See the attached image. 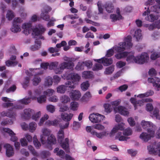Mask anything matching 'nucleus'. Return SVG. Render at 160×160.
I'll return each mask as SVG.
<instances>
[{
    "mask_svg": "<svg viewBox=\"0 0 160 160\" xmlns=\"http://www.w3.org/2000/svg\"><path fill=\"white\" fill-rule=\"evenodd\" d=\"M42 90V88L40 87L34 91L32 94L31 91H29L28 94L30 97L28 98L25 97L22 99L18 101L16 105L14 107L13 106V103L10 102H13V100L6 97H2V100L7 102L3 104V106L5 108L11 107V109L14 111L15 109H21L23 108L24 105L28 104L31 102V99L32 100L36 99L37 97L41 93Z\"/></svg>",
    "mask_w": 160,
    "mask_h": 160,
    "instance_id": "f257e3e1",
    "label": "nucleus"
},
{
    "mask_svg": "<svg viewBox=\"0 0 160 160\" xmlns=\"http://www.w3.org/2000/svg\"><path fill=\"white\" fill-rule=\"evenodd\" d=\"M115 57L118 59L126 57V61L128 63H135L143 64L147 62L149 59L148 54L145 52H142L140 55L135 56L132 52H124L116 54Z\"/></svg>",
    "mask_w": 160,
    "mask_h": 160,
    "instance_id": "f03ea898",
    "label": "nucleus"
},
{
    "mask_svg": "<svg viewBox=\"0 0 160 160\" xmlns=\"http://www.w3.org/2000/svg\"><path fill=\"white\" fill-rule=\"evenodd\" d=\"M62 77L64 79H72L73 81H68L65 82V85H59L57 88V92L61 94L65 93L67 88H74L75 86L74 82H78L81 79L80 76L75 73H71L68 74L66 73L63 74Z\"/></svg>",
    "mask_w": 160,
    "mask_h": 160,
    "instance_id": "7ed1b4c3",
    "label": "nucleus"
},
{
    "mask_svg": "<svg viewBox=\"0 0 160 160\" xmlns=\"http://www.w3.org/2000/svg\"><path fill=\"white\" fill-rule=\"evenodd\" d=\"M131 36L130 35H128L125 39L124 42H120L118 44V46H115L108 50L105 56L107 57H111L113 54L114 51L118 52L117 54L123 52H122L132 47V44L131 42ZM116 55V54L115 56Z\"/></svg>",
    "mask_w": 160,
    "mask_h": 160,
    "instance_id": "20e7f679",
    "label": "nucleus"
},
{
    "mask_svg": "<svg viewBox=\"0 0 160 160\" xmlns=\"http://www.w3.org/2000/svg\"><path fill=\"white\" fill-rule=\"evenodd\" d=\"M31 24V22H29L25 23L22 25V28L24 30L23 33L25 35H28L32 32L34 38L43 40L44 38L41 34L45 31L46 29L41 25H39L38 28H32Z\"/></svg>",
    "mask_w": 160,
    "mask_h": 160,
    "instance_id": "39448f33",
    "label": "nucleus"
},
{
    "mask_svg": "<svg viewBox=\"0 0 160 160\" xmlns=\"http://www.w3.org/2000/svg\"><path fill=\"white\" fill-rule=\"evenodd\" d=\"M74 66V64L72 61L63 62L59 65L58 62L54 61L49 63V69L53 70L56 74H60L63 72L65 69L72 70Z\"/></svg>",
    "mask_w": 160,
    "mask_h": 160,
    "instance_id": "423d86ee",
    "label": "nucleus"
},
{
    "mask_svg": "<svg viewBox=\"0 0 160 160\" xmlns=\"http://www.w3.org/2000/svg\"><path fill=\"white\" fill-rule=\"evenodd\" d=\"M40 135V140L42 144L53 145L56 143V139L55 136L51 134V131L46 128H42Z\"/></svg>",
    "mask_w": 160,
    "mask_h": 160,
    "instance_id": "0eeeda50",
    "label": "nucleus"
},
{
    "mask_svg": "<svg viewBox=\"0 0 160 160\" xmlns=\"http://www.w3.org/2000/svg\"><path fill=\"white\" fill-rule=\"evenodd\" d=\"M155 0H148L145 3L146 6L144 9L146 10L143 13L142 16H146L145 19L150 22H153L158 20L160 17V15L158 14L151 13L149 7L148 6L153 4L155 3Z\"/></svg>",
    "mask_w": 160,
    "mask_h": 160,
    "instance_id": "6e6552de",
    "label": "nucleus"
},
{
    "mask_svg": "<svg viewBox=\"0 0 160 160\" xmlns=\"http://www.w3.org/2000/svg\"><path fill=\"white\" fill-rule=\"evenodd\" d=\"M14 111L11 108L9 109L8 111L6 112L3 111L1 112V115L2 117L7 116L10 118H12V119L7 118L3 120L1 123V124L3 126L6 125L7 124L11 125L13 123V122L15 120L16 113L13 112Z\"/></svg>",
    "mask_w": 160,
    "mask_h": 160,
    "instance_id": "1a4fd4ad",
    "label": "nucleus"
},
{
    "mask_svg": "<svg viewBox=\"0 0 160 160\" xmlns=\"http://www.w3.org/2000/svg\"><path fill=\"white\" fill-rule=\"evenodd\" d=\"M57 137L58 141L60 143L61 147L65 150L66 152H69V139L68 138H66L64 140H63L64 137V130L60 129L57 133Z\"/></svg>",
    "mask_w": 160,
    "mask_h": 160,
    "instance_id": "9d476101",
    "label": "nucleus"
},
{
    "mask_svg": "<svg viewBox=\"0 0 160 160\" xmlns=\"http://www.w3.org/2000/svg\"><path fill=\"white\" fill-rule=\"evenodd\" d=\"M147 148L149 153L158 154L160 156V142L151 144L148 146Z\"/></svg>",
    "mask_w": 160,
    "mask_h": 160,
    "instance_id": "9b49d317",
    "label": "nucleus"
},
{
    "mask_svg": "<svg viewBox=\"0 0 160 160\" xmlns=\"http://www.w3.org/2000/svg\"><path fill=\"white\" fill-rule=\"evenodd\" d=\"M155 131L154 130L148 129V132H142L139 135V138L144 142H147L152 137L154 136Z\"/></svg>",
    "mask_w": 160,
    "mask_h": 160,
    "instance_id": "f8f14e48",
    "label": "nucleus"
},
{
    "mask_svg": "<svg viewBox=\"0 0 160 160\" xmlns=\"http://www.w3.org/2000/svg\"><path fill=\"white\" fill-rule=\"evenodd\" d=\"M86 130L88 132L90 133L93 136H95L99 138L102 139L104 137L107 136L108 133L107 131L98 132L95 130H92V128L91 126H87L86 127Z\"/></svg>",
    "mask_w": 160,
    "mask_h": 160,
    "instance_id": "ddd939ff",
    "label": "nucleus"
},
{
    "mask_svg": "<svg viewBox=\"0 0 160 160\" xmlns=\"http://www.w3.org/2000/svg\"><path fill=\"white\" fill-rule=\"evenodd\" d=\"M22 22V20L20 18H15L13 19L12 25L10 28L11 31L14 33H17L21 31V28L19 23Z\"/></svg>",
    "mask_w": 160,
    "mask_h": 160,
    "instance_id": "4468645a",
    "label": "nucleus"
},
{
    "mask_svg": "<svg viewBox=\"0 0 160 160\" xmlns=\"http://www.w3.org/2000/svg\"><path fill=\"white\" fill-rule=\"evenodd\" d=\"M104 116L98 113H93L90 114L89 118L90 120L93 123H98L101 121Z\"/></svg>",
    "mask_w": 160,
    "mask_h": 160,
    "instance_id": "2eb2a0df",
    "label": "nucleus"
},
{
    "mask_svg": "<svg viewBox=\"0 0 160 160\" xmlns=\"http://www.w3.org/2000/svg\"><path fill=\"white\" fill-rule=\"evenodd\" d=\"M51 8L48 6H45L42 10L41 18L46 21L50 20V16L48 14V12L51 10Z\"/></svg>",
    "mask_w": 160,
    "mask_h": 160,
    "instance_id": "dca6fc26",
    "label": "nucleus"
},
{
    "mask_svg": "<svg viewBox=\"0 0 160 160\" xmlns=\"http://www.w3.org/2000/svg\"><path fill=\"white\" fill-rule=\"evenodd\" d=\"M93 60L98 63H102L104 66H106L112 64L113 62V60L112 58H108L106 56L99 59H93Z\"/></svg>",
    "mask_w": 160,
    "mask_h": 160,
    "instance_id": "f3484780",
    "label": "nucleus"
},
{
    "mask_svg": "<svg viewBox=\"0 0 160 160\" xmlns=\"http://www.w3.org/2000/svg\"><path fill=\"white\" fill-rule=\"evenodd\" d=\"M148 81L152 83L155 89L157 91L160 90V78L155 77L154 78H148Z\"/></svg>",
    "mask_w": 160,
    "mask_h": 160,
    "instance_id": "a211bd4d",
    "label": "nucleus"
},
{
    "mask_svg": "<svg viewBox=\"0 0 160 160\" xmlns=\"http://www.w3.org/2000/svg\"><path fill=\"white\" fill-rule=\"evenodd\" d=\"M1 131L3 133H6L8 134L11 137L10 140L11 141L14 142L18 141V138L15 136V134L10 129L3 128L1 129Z\"/></svg>",
    "mask_w": 160,
    "mask_h": 160,
    "instance_id": "6ab92c4d",
    "label": "nucleus"
},
{
    "mask_svg": "<svg viewBox=\"0 0 160 160\" xmlns=\"http://www.w3.org/2000/svg\"><path fill=\"white\" fill-rule=\"evenodd\" d=\"M26 73L28 76H38L37 75H41L43 73V71L41 68H30L29 71H27Z\"/></svg>",
    "mask_w": 160,
    "mask_h": 160,
    "instance_id": "aec40b11",
    "label": "nucleus"
},
{
    "mask_svg": "<svg viewBox=\"0 0 160 160\" xmlns=\"http://www.w3.org/2000/svg\"><path fill=\"white\" fill-rule=\"evenodd\" d=\"M3 147L6 149V154L7 157H10L13 156L14 151L12 146L9 144L6 143L4 145Z\"/></svg>",
    "mask_w": 160,
    "mask_h": 160,
    "instance_id": "412c9836",
    "label": "nucleus"
},
{
    "mask_svg": "<svg viewBox=\"0 0 160 160\" xmlns=\"http://www.w3.org/2000/svg\"><path fill=\"white\" fill-rule=\"evenodd\" d=\"M114 111L115 113L118 112L123 116H128L129 114L128 109L121 106H118V107H114Z\"/></svg>",
    "mask_w": 160,
    "mask_h": 160,
    "instance_id": "4be33fe9",
    "label": "nucleus"
},
{
    "mask_svg": "<svg viewBox=\"0 0 160 160\" xmlns=\"http://www.w3.org/2000/svg\"><path fill=\"white\" fill-rule=\"evenodd\" d=\"M114 111L115 113L118 112L123 116H128L129 114L128 109L121 106H118V107H114Z\"/></svg>",
    "mask_w": 160,
    "mask_h": 160,
    "instance_id": "5701e85b",
    "label": "nucleus"
},
{
    "mask_svg": "<svg viewBox=\"0 0 160 160\" xmlns=\"http://www.w3.org/2000/svg\"><path fill=\"white\" fill-rule=\"evenodd\" d=\"M34 112V110L29 108L25 109L21 114V117L25 119H28L31 117V115Z\"/></svg>",
    "mask_w": 160,
    "mask_h": 160,
    "instance_id": "b1692460",
    "label": "nucleus"
},
{
    "mask_svg": "<svg viewBox=\"0 0 160 160\" xmlns=\"http://www.w3.org/2000/svg\"><path fill=\"white\" fill-rule=\"evenodd\" d=\"M141 125L143 128L147 129V130L148 129L153 130L152 128L155 129L156 128V126L151 122L146 121L144 120L141 121Z\"/></svg>",
    "mask_w": 160,
    "mask_h": 160,
    "instance_id": "393cba45",
    "label": "nucleus"
},
{
    "mask_svg": "<svg viewBox=\"0 0 160 160\" xmlns=\"http://www.w3.org/2000/svg\"><path fill=\"white\" fill-rule=\"evenodd\" d=\"M124 125L125 124L123 123H121L115 125L111 130L110 134L111 135H113L118 132L119 130H123L125 128Z\"/></svg>",
    "mask_w": 160,
    "mask_h": 160,
    "instance_id": "a878e982",
    "label": "nucleus"
},
{
    "mask_svg": "<svg viewBox=\"0 0 160 160\" xmlns=\"http://www.w3.org/2000/svg\"><path fill=\"white\" fill-rule=\"evenodd\" d=\"M155 1L158 4L151 7L150 12H155V14H159L160 13V0H155Z\"/></svg>",
    "mask_w": 160,
    "mask_h": 160,
    "instance_id": "bb28decb",
    "label": "nucleus"
},
{
    "mask_svg": "<svg viewBox=\"0 0 160 160\" xmlns=\"http://www.w3.org/2000/svg\"><path fill=\"white\" fill-rule=\"evenodd\" d=\"M116 13L117 14H111L110 16V19H111L112 22H115L117 20H119L122 18V16L120 14V12L119 8H117L116 9Z\"/></svg>",
    "mask_w": 160,
    "mask_h": 160,
    "instance_id": "cd10ccee",
    "label": "nucleus"
},
{
    "mask_svg": "<svg viewBox=\"0 0 160 160\" xmlns=\"http://www.w3.org/2000/svg\"><path fill=\"white\" fill-rule=\"evenodd\" d=\"M69 96L72 100H78L81 97V94L79 91L73 90L70 93Z\"/></svg>",
    "mask_w": 160,
    "mask_h": 160,
    "instance_id": "c85d7f7f",
    "label": "nucleus"
},
{
    "mask_svg": "<svg viewBox=\"0 0 160 160\" xmlns=\"http://www.w3.org/2000/svg\"><path fill=\"white\" fill-rule=\"evenodd\" d=\"M130 101L134 105L135 109H137L138 106H142L144 102L143 99L141 100L137 101L134 98H131L130 99Z\"/></svg>",
    "mask_w": 160,
    "mask_h": 160,
    "instance_id": "c756f323",
    "label": "nucleus"
},
{
    "mask_svg": "<svg viewBox=\"0 0 160 160\" xmlns=\"http://www.w3.org/2000/svg\"><path fill=\"white\" fill-rule=\"evenodd\" d=\"M73 115V114L71 113L68 114L66 113H62L61 114V118L63 120L67 122L70 121Z\"/></svg>",
    "mask_w": 160,
    "mask_h": 160,
    "instance_id": "7c9ffc66",
    "label": "nucleus"
},
{
    "mask_svg": "<svg viewBox=\"0 0 160 160\" xmlns=\"http://www.w3.org/2000/svg\"><path fill=\"white\" fill-rule=\"evenodd\" d=\"M41 41L38 40L35 41V44L31 46L30 47V49L33 51H36L38 50L41 46Z\"/></svg>",
    "mask_w": 160,
    "mask_h": 160,
    "instance_id": "2f4dec72",
    "label": "nucleus"
},
{
    "mask_svg": "<svg viewBox=\"0 0 160 160\" xmlns=\"http://www.w3.org/2000/svg\"><path fill=\"white\" fill-rule=\"evenodd\" d=\"M141 30L138 29L135 31L134 34V37L135 38L137 41H139L142 38V35Z\"/></svg>",
    "mask_w": 160,
    "mask_h": 160,
    "instance_id": "473e14b6",
    "label": "nucleus"
},
{
    "mask_svg": "<svg viewBox=\"0 0 160 160\" xmlns=\"http://www.w3.org/2000/svg\"><path fill=\"white\" fill-rule=\"evenodd\" d=\"M160 24L158 23V21L154 23H153L152 24H146L145 25V26L148 28V29L150 30H152L155 28H157L158 29L160 28L158 27V26H159Z\"/></svg>",
    "mask_w": 160,
    "mask_h": 160,
    "instance_id": "72a5a7b5",
    "label": "nucleus"
},
{
    "mask_svg": "<svg viewBox=\"0 0 160 160\" xmlns=\"http://www.w3.org/2000/svg\"><path fill=\"white\" fill-rule=\"evenodd\" d=\"M54 153L57 154V155L61 158V159L58 160H64V152L62 150H59V149L58 148H55L54 151Z\"/></svg>",
    "mask_w": 160,
    "mask_h": 160,
    "instance_id": "f704fd0d",
    "label": "nucleus"
},
{
    "mask_svg": "<svg viewBox=\"0 0 160 160\" xmlns=\"http://www.w3.org/2000/svg\"><path fill=\"white\" fill-rule=\"evenodd\" d=\"M82 77L85 79L91 78L93 77V72L90 71H84L82 73Z\"/></svg>",
    "mask_w": 160,
    "mask_h": 160,
    "instance_id": "c9c22d12",
    "label": "nucleus"
},
{
    "mask_svg": "<svg viewBox=\"0 0 160 160\" xmlns=\"http://www.w3.org/2000/svg\"><path fill=\"white\" fill-rule=\"evenodd\" d=\"M104 6L106 10L108 12L110 13L113 12L114 7L111 2H107Z\"/></svg>",
    "mask_w": 160,
    "mask_h": 160,
    "instance_id": "e433bc0d",
    "label": "nucleus"
},
{
    "mask_svg": "<svg viewBox=\"0 0 160 160\" xmlns=\"http://www.w3.org/2000/svg\"><path fill=\"white\" fill-rule=\"evenodd\" d=\"M37 127V124L34 122H30L28 125V130L31 132H33Z\"/></svg>",
    "mask_w": 160,
    "mask_h": 160,
    "instance_id": "4c0bfd02",
    "label": "nucleus"
},
{
    "mask_svg": "<svg viewBox=\"0 0 160 160\" xmlns=\"http://www.w3.org/2000/svg\"><path fill=\"white\" fill-rule=\"evenodd\" d=\"M122 133L121 132H118L116 136V138L118 139L119 141H123L126 140L129 138L122 135Z\"/></svg>",
    "mask_w": 160,
    "mask_h": 160,
    "instance_id": "58836bf2",
    "label": "nucleus"
},
{
    "mask_svg": "<svg viewBox=\"0 0 160 160\" xmlns=\"http://www.w3.org/2000/svg\"><path fill=\"white\" fill-rule=\"evenodd\" d=\"M52 79L51 77L48 76L45 78L44 85L46 86L49 87L52 84Z\"/></svg>",
    "mask_w": 160,
    "mask_h": 160,
    "instance_id": "ea45409f",
    "label": "nucleus"
},
{
    "mask_svg": "<svg viewBox=\"0 0 160 160\" xmlns=\"http://www.w3.org/2000/svg\"><path fill=\"white\" fill-rule=\"evenodd\" d=\"M32 84L33 85L36 86L38 85L41 82V79L38 76H34L33 79L32 80Z\"/></svg>",
    "mask_w": 160,
    "mask_h": 160,
    "instance_id": "a19ab883",
    "label": "nucleus"
},
{
    "mask_svg": "<svg viewBox=\"0 0 160 160\" xmlns=\"http://www.w3.org/2000/svg\"><path fill=\"white\" fill-rule=\"evenodd\" d=\"M114 70V66L112 65L107 68L104 72L105 74L109 75L111 74Z\"/></svg>",
    "mask_w": 160,
    "mask_h": 160,
    "instance_id": "79ce46f5",
    "label": "nucleus"
},
{
    "mask_svg": "<svg viewBox=\"0 0 160 160\" xmlns=\"http://www.w3.org/2000/svg\"><path fill=\"white\" fill-rule=\"evenodd\" d=\"M61 102L63 103H67L70 101V98L68 96L65 95H63L60 98Z\"/></svg>",
    "mask_w": 160,
    "mask_h": 160,
    "instance_id": "37998d69",
    "label": "nucleus"
},
{
    "mask_svg": "<svg viewBox=\"0 0 160 160\" xmlns=\"http://www.w3.org/2000/svg\"><path fill=\"white\" fill-rule=\"evenodd\" d=\"M58 123V120H54L53 121L48 120L45 122V124L46 126H56L57 125Z\"/></svg>",
    "mask_w": 160,
    "mask_h": 160,
    "instance_id": "c03bdc74",
    "label": "nucleus"
},
{
    "mask_svg": "<svg viewBox=\"0 0 160 160\" xmlns=\"http://www.w3.org/2000/svg\"><path fill=\"white\" fill-rule=\"evenodd\" d=\"M41 112L40 111L35 112L34 111V112L32 114V118L35 121L38 120L41 116Z\"/></svg>",
    "mask_w": 160,
    "mask_h": 160,
    "instance_id": "a18cd8bd",
    "label": "nucleus"
},
{
    "mask_svg": "<svg viewBox=\"0 0 160 160\" xmlns=\"http://www.w3.org/2000/svg\"><path fill=\"white\" fill-rule=\"evenodd\" d=\"M153 117H155L157 119H160V115L159 113V110L157 108H155L152 114Z\"/></svg>",
    "mask_w": 160,
    "mask_h": 160,
    "instance_id": "49530a36",
    "label": "nucleus"
},
{
    "mask_svg": "<svg viewBox=\"0 0 160 160\" xmlns=\"http://www.w3.org/2000/svg\"><path fill=\"white\" fill-rule=\"evenodd\" d=\"M81 127V123L80 122L74 121L73 123L72 129L75 131H78Z\"/></svg>",
    "mask_w": 160,
    "mask_h": 160,
    "instance_id": "de8ad7c7",
    "label": "nucleus"
},
{
    "mask_svg": "<svg viewBox=\"0 0 160 160\" xmlns=\"http://www.w3.org/2000/svg\"><path fill=\"white\" fill-rule=\"evenodd\" d=\"M90 84L88 81L82 82L81 85V88L83 91H86L87 90Z\"/></svg>",
    "mask_w": 160,
    "mask_h": 160,
    "instance_id": "09e8293b",
    "label": "nucleus"
},
{
    "mask_svg": "<svg viewBox=\"0 0 160 160\" xmlns=\"http://www.w3.org/2000/svg\"><path fill=\"white\" fill-rule=\"evenodd\" d=\"M14 16V14L12 11L11 10L8 11L6 14V18L8 20H12Z\"/></svg>",
    "mask_w": 160,
    "mask_h": 160,
    "instance_id": "8fccbe9b",
    "label": "nucleus"
},
{
    "mask_svg": "<svg viewBox=\"0 0 160 160\" xmlns=\"http://www.w3.org/2000/svg\"><path fill=\"white\" fill-rule=\"evenodd\" d=\"M160 57V52H153L151 56V58L152 60H155L157 58Z\"/></svg>",
    "mask_w": 160,
    "mask_h": 160,
    "instance_id": "3c124183",
    "label": "nucleus"
},
{
    "mask_svg": "<svg viewBox=\"0 0 160 160\" xmlns=\"http://www.w3.org/2000/svg\"><path fill=\"white\" fill-rule=\"evenodd\" d=\"M91 97L90 92H87L82 97L81 99L82 101H86L88 100Z\"/></svg>",
    "mask_w": 160,
    "mask_h": 160,
    "instance_id": "603ef678",
    "label": "nucleus"
},
{
    "mask_svg": "<svg viewBox=\"0 0 160 160\" xmlns=\"http://www.w3.org/2000/svg\"><path fill=\"white\" fill-rule=\"evenodd\" d=\"M84 67V62H80L78 63L75 68L77 70L79 71L83 69Z\"/></svg>",
    "mask_w": 160,
    "mask_h": 160,
    "instance_id": "864d4df0",
    "label": "nucleus"
},
{
    "mask_svg": "<svg viewBox=\"0 0 160 160\" xmlns=\"http://www.w3.org/2000/svg\"><path fill=\"white\" fill-rule=\"evenodd\" d=\"M137 119H138V117H135L134 118L130 117L128 119V121L130 126H133L135 124L134 120H136Z\"/></svg>",
    "mask_w": 160,
    "mask_h": 160,
    "instance_id": "5fc2aeb1",
    "label": "nucleus"
},
{
    "mask_svg": "<svg viewBox=\"0 0 160 160\" xmlns=\"http://www.w3.org/2000/svg\"><path fill=\"white\" fill-rule=\"evenodd\" d=\"M55 92V91L52 89H48L44 92L43 93L46 96H52Z\"/></svg>",
    "mask_w": 160,
    "mask_h": 160,
    "instance_id": "6e6d98bb",
    "label": "nucleus"
},
{
    "mask_svg": "<svg viewBox=\"0 0 160 160\" xmlns=\"http://www.w3.org/2000/svg\"><path fill=\"white\" fill-rule=\"evenodd\" d=\"M28 149L31 152L33 155L35 156H38L39 154L35 150L34 148L31 145H29L28 146Z\"/></svg>",
    "mask_w": 160,
    "mask_h": 160,
    "instance_id": "4d7b16f0",
    "label": "nucleus"
},
{
    "mask_svg": "<svg viewBox=\"0 0 160 160\" xmlns=\"http://www.w3.org/2000/svg\"><path fill=\"white\" fill-rule=\"evenodd\" d=\"M38 102L39 103L45 102L46 100V96L44 95H42L37 98Z\"/></svg>",
    "mask_w": 160,
    "mask_h": 160,
    "instance_id": "13d9d810",
    "label": "nucleus"
},
{
    "mask_svg": "<svg viewBox=\"0 0 160 160\" xmlns=\"http://www.w3.org/2000/svg\"><path fill=\"white\" fill-rule=\"evenodd\" d=\"M103 68V66L101 63H96L94 65L92 69L93 71H98L101 70Z\"/></svg>",
    "mask_w": 160,
    "mask_h": 160,
    "instance_id": "bf43d9fd",
    "label": "nucleus"
},
{
    "mask_svg": "<svg viewBox=\"0 0 160 160\" xmlns=\"http://www.w3.org/2000/svg\"><path fill=\"white\" fill-rule=\"evenodd\" d=\"M49 118V116L47 114H45L44 116L42 118L40 119L38 124L39 126H41L42 125L44 122L45 121L47 120Z\"/></svg>",
    "mask_w": 160,
    "mask_h": 160,
    "instance_id": "052dcab7",
    "label": "nucleus"
},
{
    "mask_svg": "<svg viewBox=\"0 0 160 160\" xmlns=\"http://www.w3.org/2000/svg\"><path fill=\"white\" fill-rule=\"evenodd\" d=\"M50 155V152L48 151H42L40 153V157L44 159L49 156Z\"/></svg>",
    "mask_w": 160,
    "mask_h": 160,
    "instance_id": "680f3d73",
    "label": "nucleus"
},
{
    "mask_svg": "<svg viewBox=\"0 0 160 160\" xmlns=\"http://www.w3.org/2000/svg\"><path fill=\"white\" fill-rule=\"evenodd\" d=\"M6 65L8 67L14 66L18 64L17 62H13L10 60H8L5 62Z\"/></svg>",
    "mask_w": 160,
    "mask_h": 160,
    "instance_id": "e2e57ef3",
    "label": "nucleus"
},
{
    "mask_svg": "<svg viewBox=\"0 0 160 160\" xmlns=\"http://www.w3.org/2000/svg\"><path fill=\"white\" fill-rule=\"evenodd\" d=\"M132 133V130L131 129L129 128L125 129L123 131V134L125 136H129Z\"/></svg>",
    "mask_w": 160,
    "mask_h": 160,
    "instance_id": "0e129e2a",
    "label": "nucleus"
},
{
    "mask_svg": "<svg viewBox=\"0 0 160 160\" xmlns=\"http://www.w3.org/2000/svg\"><path fill=\"white\" fill-rule=\"evenodd\" d=\"M30 78L28 77H26L24 79L23 82L22 83V85L24 88H26L28 86Z\"/></svg>",
    "mask_w": 160,
    "mask_h": 160,
    "instance_id": "69168bd1",
    "label": "nucleus"
},
{
    "mask_svg": "<svg viewBox=\"0 0 160 160\" xmlns=\"http://www.w3.org/2000/svg\"><path fill=\"white\" fill-rule=\"evenodd\" d=\"M78 107V103L76 102H72L70 104L71 109L75 111L77 109Z\"/></svg>",
    "mask_w": 160,
    "mask_h": 160,
    "instance_id": "338daca9",
    "label": "nucleus"
},
{
    "mask_svg": "<svg viewBox=\"0 0 160 160\" xmlns=\"http://www.w3.org/2000/svg\"><path fill=\"white\" fill-rule=\"evenodd\" d=\"M84 66H86L88 68H90L92 67V63L91 61L88 60L84 62Z\"/></svg>",
    "mask_w": 160,
    "mask_h": 160,
    "instance_id": "774afa93",
    "label": "nucleus"
}]
</instances>
